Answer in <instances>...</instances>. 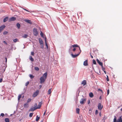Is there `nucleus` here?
<instances>
[{
  "label": "nucleus",
  "mask_w": 122,
  "mask_h": 122,
  "mask_svg": "<svg viewBox=\"0 0 122 122\" xmlns=\"http://www.w3.org/2000/svg\"><path fill=\"white\" fill-rule=\"evenodd\" d=\"M47 73L46 72L40 77V83L41 84L42 83L45 81L47 78Z\"/></svg>",
  "instance_id": "1"
},
{
  "label": "nucleus",
  "mask_w": 122,
  "mask_h": 122,
  "mask_svg": "<svg viewBox=\"0 0 122 122\" xmlns=\"http://www.w3.org/2000/svg\"><path fill=\"white\" fill-rule=\"evenodd\" d=\"M122 122V116H120L117 120V118L115 116H114L113 122Z\"/></svg>",
  "instance_id": "2"
},
{
  "label": "nucleus",
  "mask_w": 122,
  "mask_h": 122,
  "mask_svg": "<svg viewBox=\"0 0 122 122\" xmlns=\"http://www.w3.org/2000/svg\"><path fill=\"white\" fill-rule=\"evenodd\" d=\"M39 40L41 48L42 49H43L44 48L43 42L41 39L39 38Z\"/></svg>",
  "instance_id": "3"
},
{
  "label": "nucleus",
  "mask_w": 122,
  "mask_h": 122,
  "mask_svg": "<svg viewBox=\"0 0 122 122\" xmlns=\"http://www.w3.org/2000/svg\"><path fill=\"white\" fill-rule=\"evenodd\" d=\"M33 33L34 35L35 36H37L38 35V32L36 28H34L33 30Z\"/></svg>",
  "instance_id": "4"
},
{
  "label": "nucleus",
  "mask_w": 122,
  "mask_h": 122,
  "mask_svg": "<svg viewBox=\"0 0 122 122\" xmlns=\"http://www.w3.org/2000/svg\"><path fill=\"white\" fill-rule=\"evenodd\" d=\"M86 101V98H82L80 101V102L81 104H83Z\"/></svg>",
  "instance_id": "5"
},
{
  "label": "nucleus",
  "mask_w": 122,
  "mask_h": 122,
  "mask_svg": "<svg viewBox=\"0 0 122 122\" xmlns=\"http://www.w3.org/2000/svg\"><path fill=\"white\" fill-rule=\"evenodd\" d=\"M39 93V91L38 90H37L35 92L33 95V97H36L38 94Z\"/></svg>",
  "instance_id": "6"
},
{
  "label": "nucleus",
  "mask_w": 122,
  "mask_h": 122,
  "mask_svg": "<svg viewBox=\"0 0 122 122\" xmlns=\"http://www.w3.org/2000/svg\"><path fill=\"white\" fill-rule=\"evenodd\" d=\"M98 109L101 111L102 108L103 107L102 105H101V104L100 103H99L98 105Z\"/></svg>",
  "instance_id": "7"
},
{
  "label": "nucleus",
  "mask_w": 122,
  "mask_h": 122,
  "mask_svg": "<svg viewBox=\"0 0 122 122\" xmlns=\"http://www.w3.org/2000/svg\"><path fill=\"white\" fill-rule=\"evenodd\" d=\"M5 27V26L4 25H3L0 27V32H1L4 29Z\"/></svg>",
  "instance_id": "8"
},
{
  "label": "nucleus",
  "mask_w": 122,
  "mask_h": 122,
  "mask_svg": "<svg viewBox=\"0 0 122 122\" xmlns=\"http://www.w3.org/2000/svg\"><path fill=\"white\" fill-rule=\"evenodd\" d=\"M16 18L15 17H13L10 18L9 20V21H11L15 20Z\"/></svg>",
  "instance_id": "9"
},
{
  "label": "nucleus",
  "mask_w": 122,
  "mask_h": 122,
  "mask_svg": "<svg viewBox=\"0 0 122 122\" xmlns=\"http://www.w3.org/2000/svg\"><path fill=\"white\" fill-rule=\"evenodd\" d=\"M36 109H37V108H36V107H31V108L29 110V111L30 112V111H33L34 110H36Z\"/></svg>",
  "instance_id": "10"
},
{
  "label": "nucleus",
  "mask_w": 122,
  "mask_h": 122,
  "mask_svg": "<svg viewBox=\"0 0 122 122\" xmlns=\"http://www.w3.org/2000/svg\"><path fill=\"white\" fill-rule=\"evenodd\" d=\"M42 104V102H39L38 106L36 107V108L40 109V108Z\"/></svg>",
  "instance_id": "11"
},
{
  "label": "nucleus",
  "mask_w": 122,
  "mask_h": 122,
  "mask_svg": "<svg viewBox=\"0 0 122 122\" xmlns=\"http://www.w3.org/2000/svg\"><path fill=\"white\" fill-rule=\"evenodd\" d=\"M83 65L85 66H87L88 65V60H85L84 61L83 63Z\"/></svg>",
  "instance_id": "12"
},
{
  "label": "nucleus",
  "mask_w": 122,
  "mask_h": 122,
  "mask_svg": "<svg viewBox=\"0 0 122 122\" xmlns=\"http://www.w3.org/2000/svg\"><path fill=\"white\" fill-rule=\"evenodd\" d=\"M97 61V62L98 63V64L102 66H103V63L102 62H101L99 60L97 59L96 60Z\"/></svg>",
  "instance_id": "13"
},
{
  "label": "nucleus",
  "mask_w": 122,
  "mask_h": 122,
  "mask_svg": "<svg viewBox=\"0 0 122 122\" xmlns=\"http://www.w3.org/2000/svg\"><path fill=\"white\" fill-rule=\"evenodd\" d=\"M72 46L73 47H79V50L80 51V53L81 52V50H80V47H79V46H78L77 44H74L73 45H72Z\"/></svg>",
  "instance_id": "14"
},
{
  "label": "nucleus",
  "mask_w": 122,
  "mask_h": 122,
  "mask_svg": "<svg viewBox=\"0 0 122 122\" xmlns=\"http://www.w3.org/2000/svg\"><path fill=\"white\" fill-rule=\"evenodd\" d=\"M86 84V80H83L82 82L81 83V85H85Z\"/></svg>",
  "instance_id": "15"
},
{
  "label": "nucleus",
  "mask_w": 122,
  "mask_h": 122,
  "mask_svg": "<svg viewBox=\"0 0 122 122\" xmlns=\"http://www.w3.org/2000/svg\"><path fill=\"white\" fill-rule=\"evenodd\" d=\"M80 53L77 55H74L73 54H72L71 55L72 57L74 58H75L77 56L80 54Z\"/></svg>",
  "instance_id": "16"
},
{
  "label": "nucleus",
  "mask_w": 122,
  "mask_h": 122,
  "mask_svg": "<svg viewBox=\"0 0 122 122\" xmlns=\"http://www.w3.org/2000/svg\"><path fill=\"white\" fill-rule=\"evenodd\" d=\"M46 39V37H45V43L46 45V47L48 49V46L47 43Z\"/></svg>",
  "instance_id": "17"
},
{
  "label": "nucleus",
  "mask_w": 122,
  "mask_h": 122,
  "mask_svg": "<svg viewBox=\"0 0 122 122\" xmlns=\"http://www.w3.org/2000/svg\"><path fill=\"white\" fill-rule=\"evenodd\" d=\"M89 96L90 97L92 98L93 97L94 95L92 93L90 92L89 93Z\"/></svg>",
  "instance_id": "18"
},
{
  "label": "nucleus",
  "mask_w": 122,
  "mask_h": 122,
  "mask_svg": "<svg viewBox=\"0 0 122 122\" xmlns=\"http://www.w3.org/2000/svg\"><path fill=\"white\" fill-rule=\"evenodd\" d=\"M24 107L25 108H27L28 107L29 105L28 104H27V103H25L24 104Z\"/></svg>",
  "instance_id": "19"
},
{
  "label": "nucleus",
  "mask_w": 122,
  "mask_h": 122,
  "mask_svg": "<svg viewBox=\"0 0 122 122\" xmlns=\"http://www.w3.org/2000/svg\"><path fill=\"white\" fill-rule=\"evenodd\" d=\"M25 21L29 23L30 24H31L32 23V22L31 20H25Z\"/></svg>",
  "instance_id": "20"
},
{
  "label": "nucleus",
  "mask_w": 122,
  "mask_h": 122,
  "mask_svg": "<svg viewBox=\"0 0 122 122\" xmlns=\"http://www.w3.org/2000/svg\"><path fill=\"white\" fill-rule=\"evenodd\" d=\"M8 17H6L4 18V20H3V21L4 22H5L6 21L8 20Z\"/></svg>",
  "instance_id": "21"
},
{
  "label": "nucleus",
  "mask_w": 122,
  "mask_h": 122,
  "mask_svg": "<svg viewBox=\"0 0 122 122\" xmlns=\"http://www.w3.org/2000/svg\"><path fill=\"white\" fill-rule=\"evenodd\" d=\"M51 92V89H49L48 92V94H50Z\"/></svg>",
  "instance_id": "22"
},
{
  "label": "nucleus",
  "mask_w": 122,
  "mask_h": 122,
  "mask_svg": "<svg viewBox=\"0 0 122 122\" xmlns=\"http://www.w3.org/2000/svg\"><path fill=\"white\" fill-rule=\"evenodd\" d=\"M16 26L18 29H19L20 27V25L19 23H17L16 24Z\"/></svg>",
  "instance_id": "23"
},
{
  "label": "nucleus",
  "mask_w": 122,
  "mask_h": 122,
  "mask_svg": "<svg viewBox=\"0 0 122 122\" xmlns=\"http://www.w3.org/2000/svg\"><path fill=\"white\" fill-rule=\"evenodd\" d=\"M76 113L79 114V113L80 109L78 108H76Z\"/></svg>",
  "instance_id": "24"
},
{
  "label": "nucleus",
  "mask_w": 122,
  "mask_h": 122,
  "mask_svg": "<svg viewBox=\"0 0 122 122\" xmlns=\"http://www.w3.org/2000/svg\"><path fill=\"white\" fill-rule=\"evenodd\" d=\"M5 122H10L9 119L8 118H5Z\"/></svg>",
  "instance_id": "25"
},
{
  "label": "nucleus",
  "mask_w": 122,
  "mask_h": 122,
  "mask_svg": "<svg viewBox=\"0 0 122 122\" xmlns=\"http://www.w3.org/2000/svg\"><path fill=\"white\" fill-rule=\"evenodd\" d=\"M29 59H30V60L32 61H34V59L31 56H30Z\"/></svg>",
  "instance_id": "26"
},
{
  "label": "nucleus",
  "mask_w": 122,
  "mask_h": 122,
  "mask_svg": "<svg viewBox=\"0 0 122 122\" xmlns=\"http://www.w3.org/2000/svg\"><path fill=\"white\" fill-rule=\"evenodd\" d=\"M40 118V117H38V116L37 115L36 116V121H38L39 120Z\"/></svg>",
  "instance_id": "27"
},
{
  "label": "nucleus",
  "mask_w": 122,
  "mask_h": 122,
  "mask_svg": "<svg viewBox=\"0 0 122 122\" xmlns=\"http://www.w3.org/2000/svg\"><path fill=\"white\" fill-rule=\"evenodd\" d=\"M28 36V35L27 34H25L23 36H22V37L24 38H27V37Z\"/></svg>",
  "instance_id": "28"
},
{
  "label": "nucleus",
  "mask_w": 122,
  "mask_h": 122,
  "mask_svg": "<svg viewBox=\"0 0 122 122\" xmlns=\"http://www.w3.org/2000/svg\"><path fill=\"white\" fill-rule=\"evenodd\" d=\"M13 41L14 42H16L17 41H18L19 40L17 39H15L13 40Z\"/></svg>",
  "instance_id": "29"
},
{
  "label": "nucleus",
  "mask_w": 122,
  "mask_h": 122,
  "mask_svg": "<svg viewBox=\"0 0 122 122\" xmlns=\"http://www.w3.org/2000/svg\"><path fill=\"white\" fill-rule=\"evenodd\" d=\"M21 95L20 94L19 95L18 97V101H19L20 100V99L21 97Z\"/></svg>",
  "instance_id": "30"
},
{
  "label": "nucleus",
  "mask_w": 122,
  "mask_h": 122,
  "mask_svg": "<svg viewBox=\"0 0 122 122\" xmlns=\"http://www.w3.org/2000/svg\"><path fill=\"white\" fill-rule=\"evenodd\" d=\"M34 68L35 70L37 71H38L39 70V69L38 67H35Z\"/></svg>",
  "instance_id": "31"
},
{
  "label": "nucleus",
  "mask_w": 122,
  "mask_h": 122,
  "mask_svg": "<svg viewBox=\"0 0 122 122\" xmlns=\"http://www.w3.org/2000/svg\"><path fill=\"white\" fill-rule=\"evenodd\" d=\"M30 77L31 79L34 78V76L31 74H30L29 76Z\"/></svg>",
  "instance_id": "32"
},
{
  "label": "nucleus",
  "mask_w": 122,
  "mask_h": 122,
  "mask_svg": "<svg viewBox=\"0 0 122 122\" xmlns=\"http://www.w3.org/2000/svg\"><path fill=\"white\" fill-rule=\"evenodd\" d=\"M31 101V99H30V98L28 99L27 100V103H29V102H30Z\"/></svg>",
  "instance_id": "33"
},
{
  "label": "nucleus",
  "mask_w": 122,
  "mask_h": 122,
  "mask_svg": "<svg viewBox=\"0 0 122 122\" xmlns=\"http://www.w3.org/2000/svg\"><path fill=\"white\" fill-rule=\"evenodd\" d=\"M93 63L94 64L96 65V61L94 60H93Z\"/></svg>",
  "instance_id": "34"
},
{
  "label": "nucleus",
  "mask_w": 122,
  "mask_h": 122,
  "mask_svg": "<svg viewBox=\"0 0 122 122\" xmlns=\"http://www.w3.org/2000/svg\"><path fill=\"white\" fill-rule=\"evenodd\" d=\"M41 35V36L43 37H44L43 36V33H42V31H41V33L40 34Z\"/></svg>",
  "instance_id": "35"
},
{
  "label": "nucleus",
  "mask_w": 122,
  "mask_h": 122,
  "mask_svg": "<svg viewBox=\"0 0 122 122\" xmlns=\"http://www.w3.org/2000/svg\"><path fill=\"white\" fill-rule=\"evenodd\" d=\"M8 32L7 31H5L3 32V34L4 35H5L7 34Z\"/></svg>",
  "instance_id": "36"
},
{
  "label": "nucleus",
  "mask_w": 122,
  "mask_h": 122,
  "mask_svg": "<svg viewBox=\"0 0 122 122\" xmlns=\"http://www.w3.org/2000/svg\"><path fill=\"white\" fill-rule=\"evenodd\" d=\"M29 83V81H28L27 82H26L25 84V86H27L28 85Z\"/></svg>",
  "instance_id": "37"
},
{
  "label": "nucleus",
  "mask_w": 122,
  "mask_h": 122,
  "mask_svg": "<svg viewBox=\"0 0 122 122\" xmlns=\"http://www.w3.org/2000/svg\"><path fill=\"white\" fill-rule=\"evenodd\" d=\"M33 113H30L29 114V116L30 117H31L33 116Z\"/></svg>",
  "instance_id": "38"
},
{
  "label": "nucleus",
  "mask_w": 122,
  "mask_h": 122,
  "mask_svg": "<svg viewBox=\"0 0 122 122\" xmlns=\"http://www.w3.org/2000/svg\"><path fill=\"white\" fill-rule=\"evenodd\" d=\"M98 113V112L97 110H96V111L95 112V114L97 115Z\"/></svg>",
  "instance_id": "39"
},
{
  "label": "nucleus",
  "mask_w": 122,
  "mask_h": 122,
  "mask_svg": "<svg viewBox=\"0 0 122 122\" xmlns=\"http://www.w3.org/2000/svg\"><path fill=\"white\" fill-rule=\"evenodd\" d=\"M102 70L103 71H104L105 70V68L104 67H103V66H102Z\"/></svg>",
  "instance_id": "40"
},
{
  "label": "nucleus",
  "mask_w": 122,
  "mask_h": 122,
  "mask_svg": "<svg viewBox=\"0 0 122 122\" xmlns=\"http://www.w3.org/2000/svg\"><path fill=\"white\" fill-rule=\"evenodd\" d=\"M106 79H107V81H109V79L108 77V76L107 75V78Z\"/></svg>",
  "instance_id": "41"
},
{
  "label": "nucleus",
  "mask_w": 122,
  "mask_h": 122,
  "mask_svg": "<svg viewBox=\"0 0 122 122\" xmlns=\"http://www.w3.org/2000/svg\"><path fill=\"white\" fill-rule=\"evenodd\" d=\"M109 89H108L107 90V96L109 94Z\"/></svg>",
  "instance_id": "42"
},
{
  "label": "nucleus",
  "mask_w": 122,
  "mask_h": 122,
  "mask_svg": "<svg viewBox=\"0 0 122 122\" xmlns=\"http://www.w3.org/2000/svg\"><path fill=\"white\" fill-rule=\"evenodd\" d=\"M31 54L33 56H34V52H31Z\"/></svg>",
  "instance_id": "43"
},
{
  "label": "nucleus",
  "mask_w": 122,
  "mask_h": 122,
  "mask_svg": "<svg viewBox=\"0 0 122 122\" xmlns=\"http://www.w3.org/2000/svg\"><path fill=\"white\" fill-rule=\"evenodd\" d=\"M4 115V114L3 113H2L0 114V116H2V117H3Z\"/></svg>",
  "instance_id": "44"
},
{
  "label": "nucleus",
  "mask_w": 122,
  "mask_h": 122,
  "mask_svg": "<svg viewBox=\"0 0 122 122\" xmlns=\"http://www.w3.org/2000/svg\"><path fill=\"white\" fill-rule=\"evenodd\" d=\"M23 9L25 10V11H27V12H30V11H28V10H27L25 9H24V8H23Z\"/></svg>",
  "instance_id": "45"
},
{
  "label": "nucleus",
  "mask_w": 122,
  "mask_h": 122,
  "mask_svg": "<svg viewBox=\"0 0 122 122\" xmlns=\"http://www.w3.org/2000/svg\"><path fill=\"white\" fill-rule=\"evenodd\" d=\"M98 91H101L102 92V90L100 89H98Z\"/></svg>",
  "instance_id": "46"
},
{
  "label": "nucleus",
  "mask_w": 122,
  "mask_h": 122,
  "mask_svg": "<svg viewBox=\"0 0 122 122\" xmlns=\"http://www.w3.org/2000/svg\"><path fill=\"white\" fill-rule=\"evenodd\" d=\"M76 50V49L75 48H74L73 49V51H75Z\"/></svg>",
  "instance_id": "47"
},
{
  "label": "nucleus",
  "mask_w": 122,
  "mask_h": 122,
  "mask_svg": "<svg viewBox=\"0 0 122 122\" xmlns=\"http://www.w3.org/2000/svg\"><path fill=\"white\" fill-rule=\"evenodd\" d=\"M2 79L1 78L0 79V82H2Z\"/></svg>",
  "instance_id": "48"
},
{
  "label": "nucleus",
  "mask_w": 122,
  "mask_h": 122,
  "mask_svg": "<svg viewBox=\"0 0 122 122\" xmlns=\"http://www.w3.org/2000/svg\"><path fill=\"white\" fill-rule=\"evenodd\" d=\"M90 56H91V57L92 58H93V56L91 55V53H90Z\"/></svg>",
  "instance_id": "49"
},
{
  "label": "nucleus",
  "mask_w": 122,
  "mask_h": 122,
  "mask_svg": "<svg viewBox=\"0 0 122 122\" xmlns=\"http://www.w3.org/2000/svg\"><path fill=\"white\" fill-rule=\"evenodd\" d=\"M5 62L6 63L7 62V58L6 57H5Z\"/></svg>",
  "instance_id": "50"
},
{
  "label": "nucleus",
  "mask_w": 122,
  "mask_h": 122,
  "mask_svg": "<svg viewBox=\"0 0 122 122\" xmlns=\"http://www.w3.org/2000/svg\"><path fill=\"white\" fill-rule=\"evenodd\" d=\"M3 42H4V43L5 44H7V43H6V42L5 41H3Z\"/></svg>",
  "instance_id": "51"
},
{
  "label": "nucleus",
  "mask_w": 122,
  "mask_h": 122,
  "mask_svg": "<svg viewBox=\"0 0 122 122\" xmlns=\"http://www.w3.org/2000/svg\"><path fill=\"white\" fill-rule=\"evenodd\" d=\"M102 98L101 96H100V97H99V99H101Z\"/></svg>",
  "instance_id": "52"
},
{
  "label": "nucleus",
  "mask_w": 122,
  "mask_h": 122,
  "mask_svg": "<svg viewBox=\"0 0 122 122\" xmlns=\"http://www.w3.org/2000/svg\"><path fill=\"white\" fill-rule=\"evenodd\" d=\"M37 103H36L35 104V106H37Z\"/></svg>",
  "instance_id": "53"
},
{
  "label": "nucleus",
  "mask_w": 122,
  "mask_h": 122,
  "mask_svg": "<svg viewBox=\"0 0 122 122\" xmlns=\"http://www.w3.org/2000/svg\"><path fill=\"white\" fill-rule=\"evenodd\" d=\"M90 100L88 101V104H89L90 103Z\"/></svg>",
  "instance_id": "54"
},
{
  "label": "nucleus",
  "mask_w": 122,
  "mask_h": 122,
  "mask_svg": "<svg viewBox=\"0 0 122 122\" xmlns=\"http://www.w3.org/2000/svg\"><path fill=\"white\" fill-rule=\"evenodd\" d=\"M45 113H46V112H45L44 113V114H43V115L44 116L45 115Z\"/></svg>",
  "instance_id": "55"
},
{
  "label": "nucleus",
  "mask_w": 122,
  "mask_h": 122,
  "mask_svg": "<svg viewBox=\"0 0 122 122\" xmlns=\"http://www.w3.org/2000/svg\"><path fill=\"white\" fill-rule=\"evenodd\" d=\"M99 115H100V116H101V112H100V113Z\"/></svg>",
  "instance_id": "56"
},
{
  "label": "nucleus",
  "mask_w": 122,
  "mask_h": 122,
  "mask_svg": "<svg viewBox=\"0 0 122 122\" xmlns=\"http://www.w3.org/2000/svg\"><path fill=\"white\" fill-rule=\"evenodd\" d=\"M104 71V72L105 73V74H106V71H105V70H104V71Z\"/></svg>",
  "instance_id": "57"
},
{
  "label": "nucleus",
  "mask_w": 122,
  "mask_h": 122,
  "mask_svg": "<svg viewBox=\"0 0 122 122\" xmlns=\"http://www.w3.org/2000/svg\"><path fill=\"white\" fill-rule=\"evenodd\" d=\"M40 88H41V87H42V86L41 85H40Z\"/></svg>",
  "instance_id": "58"
},
{
  "label": "nucleus",
  "mask_w": 122,
  "mask_h": 122,
  "mask_svg": "<svg viewBox=\"0 0 122 122\" xmlns=\"http://www.w3.org/2000/svg\"><path fill=\"white\" fill-rule=\"evenodd\" d=\"M40 122H43V120H41Z\"/></svg>",
  "instance_id": "59"
},
{
  "label": "nucleus",
  "mask_w": 122,
  "mask_h": 122,
  "mask_svg": "<svg viewBox=\"0 0 122 122\" xmlns=\"http://www.w3.org/2000/svg\"><path fill=\"white\" fill-rule=\"evenodd\" d=\"M120 111H122V108L120 109Z\"/></svg>",
  "instance_id": "60"
}]
</instances>
